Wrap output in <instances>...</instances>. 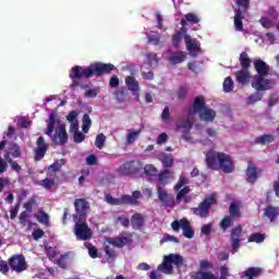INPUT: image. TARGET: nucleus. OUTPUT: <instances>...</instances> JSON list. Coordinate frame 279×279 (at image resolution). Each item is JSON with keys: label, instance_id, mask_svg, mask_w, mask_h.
Here are the masks:
<instances>
[{"label": "nucleus", "instance_id": "obj_21", "mask_svg": "<svg viewBox=\"0 0 279 279\" xmlns=\"http://www.w3.org/2000/svg\"><path fill=\"white\" fill-rule=\"evenodd\" d=\"M54 141L59 138V145H66L69 143V133H66L65 124H58L56 130Z\"/></svg>", "mask_w": 279, "mask_h": 279}, {"label": "nucleus", "instance_id": "obj_56", "mask_svg": "<svg viewBox=\"0 0 279 279\" xmlns=\"http://www.w3.org/2000/svg\"><path fill=\"white\" fill-rule=\"evenodd\" d=\"M185 184H189V179H186L184 175H181L179 178V181L174 185V191H180L182 190V186H185Z\"/></svg>", "mask_w": 279, "mask_h": 279}, {"label": "nucleus", "instance_id": "obj_13", "mask_svg": "<svg viewBox=\"0 0 279 279\" xmlns=\"http://www.w3.org/2000/svg\"><path fill=\"white\" fill-rule=\"evenodd\" d=\"M263 173V170L260 168L256 167V163L252 162V160L247 161V168L245 170L246 175V182L248 184H256V181L258 180V175Z\"/></svg>", "mask_w": 279, "mask_h": 279}, {"label": "nucleus", "instance_id": "obj_23", "mask_svg": "<svg viewBox=\"0 0 279 279\" xmlns=\"http://www.w3.org/2000/svg\"><path fill=\"white\" fill-rule=\"evenodd\" d=\"M131 225L133 230H143V228H145V216H143V214L135 213L131 217Z\"/></svg>", "mask_w": 279, "mask_h": 279}, {"label": "nucleus", "instance_id": "obj_22", "mask_svg": "<svg viewBox=\"0 0 279 279\" xmlns=\"http://www.w3.org/2000/svg\"><path fill=\"white\" fill-rule=\"evenodd\" d=\"M125 84H126L129 90L132 92V95H134V97L138 98L140 93H141V85H138V81H136V77L126 76Z\"/></svg>", "mask_w": 279, "mask_h": 279}, {"label": "nucleus", "instance_id": "obj_52", "mask_svg": "<svg viewBox=\"0 0 279 279\" xmlns=\"http://www.w3.org/2000/svg\"><path fill=\"white\" fill-rule=\"evenodd\" d=\"M40 185L49 191L51 187L56 186V180L53 179H44L40 181Z\"/></svg>", "mask_w": 279, "mask_h": 279}, {"label": "nucleus", "instance_id": "obj_27", "mask_svg": "<svg viewBox=\"0 0 279 279\" xmlns=\"http://www.w3.org/2000/svg\"><path fill=\"white\" fill-rule=\"evenodd\" d=\"M274 141H276L274 135L263 134L254 140L253 145H269V143H274Z\"/></svg>", "mask_w": 279, "mask_h": 279}, {"label": "nucleus", "instance_id": "obj_38", "mask_svg": "<svg viewBox=\"0 0 279 279\" xmlns=\"http://www.w3.org/2000/svg\"><path fill=\"white\" fill-rule=\"evenodd\" d=\"M232 226H234V218L230 216H225L220 221V228L223 230V232H226L228 228H232Z\"/></svg>", "mask_w": 279, "mask_h": 279}, {"label": "nucleus", "instance_id": "obj_45", "mask_svg": "<svg viewBox=\"0 0 279 279\" xmlns=\"http://www.w3.org/2000/svg\"><path fill=\"white\" fill-rule=\"evenodd\" d=\"M265 241V234L252 233L248 238V243H263Z\"/></svg>", "mask_w": 279, "mask_h": 279}, {"label": "nucleus", "instance_id": "obj_53", "mask_svg": "<svg viewBox=\"0 0 279 279\" xmlns=\"http://www.w3.org/2000/svg\"><path fill=\"white\" fill-rule=\"evenodd\" d=\"M184 221H187V219H180V220H174L171 222V228L174 232H180V228L182 230V225L184 223Z\"/></svg>", "mask_w": 279, "mask_h": 279}, {"label": "nucleus", "instance_id": "obj_26", "mask_svg": "<svg viewBox=\"0 0 279 279\" xmlns=\"http://www.w3.org/2000/svg\"><path fill=\"white\" fill-rule=\"evenodd\" d=\"M250 71L247 70H240L238 72H235V80L238 82V84H242V86H245V84L250 83Z\"/></svg>", "mask_w": 279, "mask_h": 279}, {"label": "nucleus", "instance_id": "obj_1", "mask_svg": "<svg viewBox=\"0 0 279 279\" xmlns=\"http://www.w3.org/2000/svg\"><path fill=\"white\" fill-rule=\"evenodd\" d=\"M117 66L112 63H104V62H94L87 68L82 65H74L71 69L70 80H72L73 84L77 82V80H90V76L101 77V75H108L116 71Z\"/></svg>", "mask_w": 279, "mask_h": 279}, {"label": "nucleus", "instance_id": "obj_50", "mask_svg": "<svg viewBox=\"0 0 279 279\" xmlns=\"http://www.w3.org/2000/svg\"><path fill=\"white\" fill-rule=\"evenodd\" d=\"M146 58L150 66L151 64H158V62H160V59L158 58V54H156V52H147Z\"/></svg>", "mask_w": 279, "mask_h": 279}, {"label": "nucleus", "instance_id": "obj_51", "mask_svg": "<svg viewBox=\"0 0 279 279\" xmlns=\"http://www.w3.org/2000/svg\"><path fill=\"white\" fill-rule=\"evenodd\" d=\"M138 136H141V131H131L128 135H126V142L132 145V143H134L136 141V138H138Z\"/></svg>", "mask_w": 279, "mask_h": 279}, {"label": "nucleus", "instance_id": "obj_11", "mask_svg": "<svg viewBox=\"0 0 279 279\" xmlns=\"http://www.w3.org/2000/svg\"><path fill=\"white\" fill-rule=\"evenodd\" d=\"M10 269L16 274H23L27 269V262L24 255H13L8 260Z\"/></svg>", "mask_w": 279, "mask_h": 279}, {"label": "nucleus", "instance_id": "obj_9", "mask_svg": "<svg viewBox=\"0 0 279 279\" xmlns=\"http://www.w3.org/2000/svg\"><path fill=\"white\" fill-rule=\"evenodd\" d=\"M143 169V162L136 161V160H131V161H125L123 165H121L117 172L119 175H134L138 173Z\"/></svg>", "mask_w": 279, "mask_h": 279}, {"label": "nucleus", "instance_id": "obj_48", "mask_svg": "<svg viewBox=\"0 0 279 279\" xmlns=\"http://www.w3.org/2000/svg\"><path fill=\"white\" fill-rule=\"evenodd\" d=\"M180 243V239H178L174 235H171L169 233L163 234L162 239L160 240V243Z\"/></svg>", "mask_w": 279, "mask_h": 279}, {"label": "nucleus", "instance_id": "obj_49", "mask_svg": "<svg viewBox=\"0 0 279 279\" xmlns=\"http://www.w3.org/2000/svg\"><path fill=\"white\" fill-rule=\"evenodd\" d=\"M95 145L98 149H104V146L106 145V135L102 133L98 134L96 136Z\"/></svg>", "mask_w": 279, "mask_h": 279}, {"label": "nucleus", "instance_id": "obj_57", "mask_svg": "<svg viewBox=\"0 0 279 279\" xmlns=\"http://www.w3.org/2000/svg\"><path fill=\"white\" fill-rule=\"evenodd\" d=\"M230 278V268L228 265H223L220 267V277L219 279H228Z\"/></svg>", "mask_w": 279, "mask_h": 279}, {"label": "nucleus", "instance_id": "obj_10", "mask_svg": "<svg viewBox=\"0 0 279 279\" xmlns=\"http://www.w3.org/2000/svg\"><path fill=\"white\" fill-rule=\"evenodd\" d=\"M185 47L191 56V58H197L202 53V44L197 38L191 37V35H184Z\"/></svg>", "mask_w": 279, "mask_h": 279}, {"label": "nucleus", "instance_id": "obj_2", "mask_svg": "<svg viewBox=\"0 0 279 279\" xmlns=\"http://www.w3.org/2000/svg\"><path fill=\"white\" fill-rule=\"evenodd\" d=\"M173 267L175 269H182L184 267V256L175 253H170L163 256V260L158 265L157 269L166 276H171L173 274Z\"/></svg>", "mask_w": 279, "mask_h": 279}, {"label": "nucleus", "instance_id": "obj_29", "mask_svg": "<svg viewBox=\"0 0 279 279\" xmlns=\"http://www.w3.org/2000/svg\"><path fill=\"white\" fill-rule=\"evenodd\" d=\"M189 23L191 25H197V23H199V17H197V15L195 13H187L181 20V25H183V27H186V25H189Z\"/></svg>", "mask_w": 279, "mask_h": 279}, {"label": "nucleus", "instance_id": "obj_54", "mask_svg": "<svg viewBox=\"0 0 279 279\" xmlns=\"http://www.w3.org/2000/svg\"><path fill=\"white\" fill-rule=\"evenodd\" d=\"M0 274L3 276H8V274H10V265L3 259L0 260Z\"/></svg>", "mask_w": 279, "mask_h": 279}, {"label": "nucleus", "instance_id": "obj_46", "mask_svg": "<svg viewBox=\"0 0 279 279\" xmlns=\"http://www.w3.org/2000/svg\"><path fill=\"white\" fill-rule=\"evenodd\" d=\"M85 247H87L90 258H97L99 256V251L90 242H85Z\"/></svg>", "mask_w": 279, "mask_h": 279}, {"label": "nucleus", "instance_id": "obj_30", "mask_svg": "<svg viewBox=\"0 0 279 279\" xmlns=\"http://www.w3.org/2000/svg\"><path fill=\"white\" fill-rule=\"evenodd\" d=\"M35 219L43 226L49 227V214L45 210L39 209L37 214H35Z\"/></svg>", "mask_w": 279, "mask_h": 279}, {"label": "nucleus", "instance_id": "obj_28", "mask_svg": "<svg viewBox=\"0 0 279 279\" xmlns=\"http://www.w3.org/2000/svg\"><path fill=\"white\" fill-rule=\"evenodd\" d=\"M198 114H199L201 121H206V122H213L215 121V117H217V113L215 112V110L208 109V108H205Z\"/></svg>", "mask_w": 279, "mask_h": 279}, {"label": "nucleus", "instance_id": "obj_24", "mask_svg": "<svg viewBox=\"0 0 279 279\" xmlns=\"http://www.w3.org/2000/svg\"><path fill=\"white\" fill-rule=\"evenodd\" d=\"M254 69L257 73L255 75H269V65L262 59L254 61Z\"/></svg>", "mask_w": 279, "mask_h": 279}, {"label": "nucleus", "instance_id": "obj_20", "mask_svg": "<svg viewBox=\"0 0 279 279\" xmlns=\"http://www.w3.org/2000/svg\"><path fill=\"white\" fill-rule=\"evenodd\" d=\"M219 154L215 150L208 151L206 154V159L205 162L208 167V169H213L214 171H216V169H218L219 167Z\"/></svg>", "mask_w": 279, "mask_h": 279}, {"label": "nucleus", "instance_id": "obj_31", "mask_svg": "<svg viewBox=\"0 0 279 279\" xmlns=\"http://www.w3.org/2000/svg\"><path fill=\"white\" fill-rule=\"evenodd\" d=\"M7 151L12 156V158H21L22 151H21V146L16 143H10L8 145Z\"/></svg>", "mask_w": 279, "mask_h": 279}, {"label": "nucleus", "instance_id": "obj_61", "mask_svg": "<svg viewBox=\"0 0 279 279\" xmlns=\"http://www.w3.org/2000/svg\"><path fill=\"white\" fill-rule=\"evenodd\" d=\"M32 236H33L34 241H40V239H43V236H45V231L40 228L35 229L32 233Z\"/></svg>", "mask_w": 279, "mask_h": 279}, {"label": "nucleus", "instance_id": "obj_55", "mask_svg": "<svg viewBox=\"0 0 279 279\" xmlns=\"http://www.w3.org/2000/svg\"><path fill=\"white\" fill-rule=\"evenodd\" d=\"M46 256L49 258V260H53L56 256H58V252H56V247L52 246H46Z\"/></svg>", "mask_w": 279, "mask_h": 279}, {"label": "nucleus", "instance_id": "obj_44", "mask_svg": "<svg viewBox=\"0 0 279 279\" xmlns=\"http://www.w3.org/2000/svg\"><path fill=\"white\" fill-rule=\"evenodd\" d=\"M223 90L225 93H232L234 90V81H232V77H226L223 82Z\"/></svg>", "mask_w": 279, "mask_h": 279}, {"label": "nucleus", "instance_id": "obj_41", "mask_svg": "<svg viewBox=\"0 0 279 279\" xmlns=\"http://www.w3.org/2000/svg\"><path fill=\"white\" fill-rule=\"evenodd\" d=\"M144 173L146 175H148L149 178H156V175H158V168H156L154 165L151 163H147L144 167Z\"/></svg>", "mask_w": 279, "mask_h": 279}, {"label": "nucleus", "instance_id": "obj_34", "mask_svg": "<svg viewBox=\"0 0 279 279\" xmlns=\"http://www.w3.org/2000/svg\"><path fill=\"white\" fill-rule=\"evenodd\" d=\"M229 217L232 219H241V208L236 203H231L229 206Z\"/></svg>", "mask_w": 279, "mask_h": 279}, {"label": "nucleus", "instance_id": "obj_3", "mask_svg": "<svg viewBox=\"0 0 279 279\" xmlns=\"http://www.w3.org/2000/svg\"><path fill=\"white\" fill-rule=\"evenodd\" d=\"M251 0H235L236 8L234 9L233 25L235 32H243V19L250 11Z\"/></svg>", "mask_w": 279, "mask_h": 279}, {"label": "nucleus", "instance_id": "obj_16", "mask_svg": "<svg viewBox=\"0 0 279 279\" xmlns=\"http://www.w3.org/2000/svg\"><path fill=\"white\" fill-rule=\"evenodd\" d=\"M143 197L141 191H134L132 195H122L119 198V206H136L138 204V199Z\"/></svg>", "mask_w": 279, "mask_h": 279}, {"label": "nucleus", "instance_id": "obj_7", "mask_svg": "<svg viewBox=\"0 0 279 279\" xmlns=\"http://www.w3.org/2000/svg\"><path fill=\"white\" fill-rule=\"evenodd\" d=\"M74 208L76 213L73 215L74 221H77V219H80V221H86L88 210L90 209V203H88L86 198H76L74 201Z\"/></svg>", "mask_w": 279, "mask_h": 279}, {"label": "nucleus", "instance_id": "obj_36", "mask_svg": "<svg viewBox=\"0 0 279 279\" xmlns=\"http://www.w3.org/2000/svg\"><path fill=\"white\" fill-rule=\"evenodd\" d=\"M193 108H194V112H198V114H199L204 109H206V101H204V98L201 97V96H197V97L194 99Z\"/></svg>", "mask_w": 279, "mask_h": 279}, {"label": "nucleus", "instance_id": "obj_43", "mask_svg": "<svg viewBox=\"0 0 279 279\" xmlns=\"http://www.w3.org/2000/svg\"><path fill=\"white\" fill-rule=\"evenodd\" d=\"M90 125H93L90 116H88V113H85L83 116V125H82V130H83L84 134H88V130H90Z\"/></svg>", "mask_w": 279, "mask_h": 279}, {"label": "nucleus", "instance_id": "obj_19", "mask_svg": "<svg viewBox=\"0 0 279 279\" xmlns=\"http://www.w3.org/2000/svg\"><path fill=\"white\" fill-rule=\"evenodd\" d=\"M195 123L194 119H190L187 121L178 122L177 123V132H181L184 141H191V136L189 135L191 130H193V124Z\"/></svg>", "mask_w": 279, "mask_h": 279}, {"label": "nucleus", "instance_id": "obj_40", "mask_svg": "<svg viewBox=\"0 0 279 279\" xmlns=\"http://www.w3.org/2000/svg\"><path fill=\"white\" fill-rule=\"evenodd\" d=\"M160 162L165 167V169H169L173 167V157L171 155H161L159 157Z\"/></svg>", "mask_w": 279, "mask_h": 279}, {"label": "nucleus", "instance_id": "obj_32", "mask_svg": "<svg viewBox=\"0 0 279 279\" xmlns=\"http://www.w3.org/2000/svg\"><path fill=\"white\" fill-rule=\"evenodd\" d=\"M184 60H186V52L184 51H179L169 57V62H171V64H182Z\"/></svg>", "mask_w": 279, "mask_h": 279}, {"label": "nucleus", "instance_id": "obj_12", "mask_svg": "<svg viewBox=\"0 0 279 279\" xmlns=\"http://www.w3.org/2000/svg\"><path fill=\"white\" fill-rule=\"evenodd\" d=\"M241 234H243V227L238 225L235 228L231 230L230 243L232 248V254H236L241 248Z\"/></svg>", "mask_w": 279, "mask_h": 279}, {"label": "nucleus", "instance_id": "obj_8", "mask_svg": "<svg viewBox=\"0 0 279 279\" xmlns=\"http://www.w3.org/2000/svg\"><path fill=\"white\" fill-rule=\"evenodd\" d=\"M268 75H254L251 82L252 88L257 92L271 90V86H275L276 81L266 78Z\"/></svg>", "mask_w": 279, "mask_h": 279}, {"label": "nucleus", "instance_id": "obj_60", "mask_svg": "<svg viewBox=\"0 0 279 279\" xmlns=\"http://www.w3.org/2000/svg\"><path fill=\"white\" fill-rule=\"evenodd\" d=\"M161 119L163 121V123H169V121H171V112L169 107H165L163 111L161 113Z\"/></svg>", "mask_w": 279, "mask_h": 279}, {"label": "nucleus", "instance_id": "obj_35", "mask_svg": "<svg viewBox=\"0 0 279 279\" xmlns=\"http://www.w3.org/2000/svg\"><path fill=\"white\" fill-rule=\"evenodd\" d=\"M239 60L242 69L248 70L250 66H252V59H250V56L247 54V52H242L240 54Z\"/></svg>", "mask_w": 279, "mask_h": 279}, {"label": "nucleus", "instance_id": "obj_4", "mask_svg": "<svg viewBox=\"0 0 279 279\" xmlns=\"http://www.w3.org/2000/svg\"><path fill=\"white\" fill-rule=\"evenodd\" d=\"M213 269H215V264L208 259L199 260V269L197 271H192L190 274L191 279H218L215 274H213Z\"/></svg>", "mask_w": 279, "mask_h": 279}, {"label": "nucleus", "instance_id": "obj_33", "mask_svg": "<svg viewBox=\"0 0 279 279\" xmlns=\"http://www.w3.org/2000/svg\"><path fill=\"white\" fill-rule=\"evenodd\" d=\"M182 230H183V236H185V239H193V236H195V231L191 227V222L189 220L183 221Z\"/></svg>", "mask_w": 279, "mask_h": 279}, {"label": "nucleus", "instance_id": "obj_5", "mask_svg": "<svg viewBox=\"0 0 279 279\" xmlns=\"http://www.w3.org/2000/svg\"><path fill=\"white\" fill-rule=\"evenodd\" d=\"M215 204H217V198L215 195H210L201 202L197 207H193L192 213L196 217H201V219H207L208 215H210V208H213Z\"/></svg>", "mask_w": 279, "mask_h": 279}, {"label": "nucleus", "instance_id": "obj_14", "mask_svg": "<svg viewBox=\"0 0 279 279\" xmlns=\"http://www.w3.org/2000/svg\"><path fill=\"white\" fill-rule=\"evenodd\" d=\"M218 165L223 173H232V171H234V162H232V157L226 153L219 154Z\"/></svg>", "mask_w": 279, "mask_h": 279}, {"label": "nucleus", "instance_id": "obj_17", "mask_svg": "<svg viewBox=\"0 0 279 279\" xmlns=\"http://www.w3.org/2000/svg\"><path fill=\"white\" fill-rule=\"evenodd\" d=\"M157 194L162 206H166V208H173V206H175V198L172 195H169L162 186H157Z\"/></svg>", "mask_w": 279, "mask_h": 279}, {"label": "nucleus", "instance_id": "obj_6", "mask_svg": "<svg viewBox=\"0 0 279 279\" xmlns=\"http://www.w3.org/2000/svg\"><path fill=\"white\" fill-rule=\"evenodd\" d=\"M74 234L77 241H90L93 239V231L86 220H75Z\"/></svg>", "mask_w": 279, "mask_h": 279}, {"label": "nucleus", "instance_id": "obj_37", "mask_svg": "<svg viewBox=\"0 0 279 279\" xmlns=\"http://www.w3.org/2000/svg\"><path fill=\"white\" fill-rule=\"evenodd\" d=\"M265 216L268 217L270 221H276V219H278V208L274 206L266 207Z\"/></svg>", "mask_w": 279, "mask_h": 279}, {"label": "nucleus", "instance_id": "obj_64", "mask_svg": "<svg viewBox=\"0 0 279 279\" xmlns=\"http://www.w3.org/2000/svg\"><path fill=\"white\" fill-rule=\"evenodd\" d=\"M74 138V143H84L86 135H84V133L76 131V133H74L73 135Z\"/></svg>", "mask_w": 279, "mask_h": 279}, {"label": "nucleus", "instance_id": "obj_47", "mask_svg": "<svg viewBox=\"0 0 279 279\" xmlns=\"http://www.w3.org/2000/svg\"><path fill=\"white\" fill-rule=\"evenodd\" d=\"M34 206H36V198L32 197L24 203L23 208H25L26 213H34Z\"/></svg>", "mask_w": 279, "mask_h": 279}, {"label": "nucleus", "instance_id": "obj_25", "mask_svg": "<svg viewBox=\"0 0 279 279\" xmlns=\"http://www.w3.org/2000/svg\"><path fill=\"white\" fill-rule=\"evenodd\" d=\"M112 246V244H108L107 242L104 243L105 254L107 256L108 263H112L116 258L119 257V252Z\"/></svg>", "mask_w": 279, "mask_h": 279}, {"label": "nucleus", "instance_id": "obj_58", "mask_svg": "<svg viewBox=\"0 0 279 279\" xmlns=\"http://www.w3.org/2000/svg\"><path fill=\"white\" fill-rule=\"evenodd\" d=\"M189 193H191V187L185 186V187L181 189L179 191V193L177 194L178 202H181L182 199H184V196L189 195Z\"/></svg>", "mask_w": 279, "mask_h": 279}, {"label": "nucleus", "instance_id": "obj_62", "mask_svg": "<svg viewBox=\"0 0 279 279\" xmlns=\"http://www.w3.org/2000/svg\"><path fill=\"white\" fill-rule=\"evenodd\" d=\"M69 257V255H61L58 259H57V265L61 268V269H66L68 267V263H66V258Z\"/></svg>", "mask_w": 279, "mask_h": 279}, {"label": "nucleus", "instance_id": "obj_18", "mask_svg": "<svg viewBox=\"0 0 279 279\" xmlns=\"http://www.w3.org/2000/svg\"><path fill=\"white\" fill-rule=\"evenodd\" d=\"M106 243H108L109 245H112L113 247H118V250H123V247H125V245L132 243V239L128 238V236H107L105 238Z\"/></svg>", "mask_w": 279, "mask_h": 279}, {"label": "nucleus", "instance_id": "obj_15", "mask_svg": "<svg viewBox=\"0 0 279 279\" xmlns=\"http://www.w3.org/2000/svg\"><path fill=\"white\" fill-rule=\"evenodd\" d=\"M36 149H35V155H34V160L36 162H39V160H43L45 158V155L47 154L49 149V144L45 142V137L39 136L36 142Z\"/></svg>", "mask_w": 279, "mask_h": 279}, {"label": "nucleus", "instance_id": "obj_42", "mask_svg": "<svg viewBox=\"0 0 279 279\" xmlns=\"http://www.w3.org/2000/svg\"><path fill=\"white\" fill-rule=\"evenodd\" d=\"M262 99H263V94H260V92L257 90L247 97L246 104L248 106H252V105L256 104L257 101H260Z\"/></svg>", "mask_w": 279, "mask_h": 279}, {"label": "nucleus", "instance_id": "obj_59", "mask_svg": "<svg viewBox=\"0 0 279 279\" xmlns=\"http://www.w3.org/2000/svg\"><path fill=\"white\" fill-rule=\"evenodd\" d=\"M117 223H121L123 228L130 227V218H128L125 215L118 216Z\"/></svg>", "mask_w": 279, "mask_h": 279}, {"label": "nucleus", "instance_id": "obj_63", "mask_svg": "<svg viewBox=\"0 0 279 279\" xmlns=\"http://www.w3.org/2000/svg\"><path fill=\"white\" fill-rule=\"evenodd\" d=\"M105 199L107 204L111 206H119V198H113L111 194H105Z\"/></svg>", "mask_w": 279, "mask_h": 279}, {"label": "nucleus", "instance_id": "obj_39", "mask_svg": "<svg viewBox=\"0 0 279 279\" xmlns=\"http://www.w3.org/2000/svg\"><path fill=\"white\" fill-rule=\"evenodd\" d=\"M54 128H56V113L51 112L49 116V122L47 124V130H46L47 136H51V134H53Z\"/></svg>", "mask_w": 279, "mask_h": 279}]
</instances>
